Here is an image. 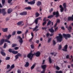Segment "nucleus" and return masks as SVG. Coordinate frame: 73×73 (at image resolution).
Wrapping results in <instances>:
<instances>
[{
    "label": "nucleus",
    "instance_id": "f257e3e1",
    "mask_svg": "<svg viewBox=\"0 0 73 73\" xmlns=\"http://www.w3.org/2000/svg\"><path fill=\"white\" fill-rule=\"evenodd\" d=\"M5 37H7V39L4 40V39H2L0 41V45H2L3 44V43L4 41L5 42H7L8 43H11V42L9 41L8 40L9 39V38L11 37V35H9L8 36L7 35H5Z\"/></svg>",
    "mask_w": 73,
    "mask_h": 73
},
{
    "label": "nucleus",
    "instance_id": "f03ea898",
    "mask_svg": "<svg viewBox=\"0 0 73 73\" xmlns=\"http://www.w3.org/2000/svg\"><path fill=\"white\" fill-rule=\"evenodd\" d=\"M56 38L58 41L61 42L62 41V35L61 34H59V36H57Z\"/></svg>",
    "mask_w": 73,
    "mask_h": 73
},
{
    "label": "nucleus",
    "instance_id": "7ed1b4c3",
    "mask_svg": "<svg viewBox=\"0 0 73 73\" xmlns=\"http://www.w3.org/2000/svg\"><path fill=\"white\" fill-rule=\"evenodd\" d=\"M35 55V54H32V52H31L29 54H28L27 57L28 58H30L31 60H32L33 56Z\"/></svg>",
    "mask_w": 73,
    "mask_h": 73
},
{
    "label": "nucleus",
    "instance_id": "20e7f679",
    "mask_svg": "<svg viewBox=\"0 0 73 73\" xmlns=\"http://www.w3.org/2000/svg\"><path fill=\"white\" fill-rule=\"evenodd\" d=\"M63 36L64 37H65L66 39H67L68 38L70 37V35L69 34H63Z\"/></svg>",
    "mask_w": 73,
    "mask_h": 73
},
{
    "label": "nucleus",
    "instance_id": "39448f33",
    "mask_svg": "<svg viewBox=\"0 0 73 73\" xmlns=\"http://www.w3.org/2000/svg\"><path fill=\"white\" fill-rule=\"evenodd\" d=\"M17 38L19 39V42L21 43V44L23 42V38L21 37V36H19L17 37Z\"/></svg>",
    "mask_w": 73,
    "mask_h": 73
},
{
    "label": "nucleus",
    "instance_id": "423d86ee",
    "mask_svg": "<svg viewBox=\"0 0 73 73\" xmlns=\"http://www.w3.org/2000/svg\"><path fill=\"white\" fill-rule=\"evenodd\" d=\"M53 15H56V17H58L59 16V13L58 11H57L56 12H54L53 13Z\"/></svg>",
    "mask_w": 73,
    "mask_h": 73
},
{
    "label": "nucleus",
    "instance_id": "0eeeda50",
    "mask_svg": "<svg viewBox=\"0 0 73 73\" xmlns=\"http://www.w3.org/2000/svg\"><path fill=\"white\" fill-rule=\"evenodd\" d=\"M33 1H29L27 2L28 4H30V5H33V4H35V1L36 0H33Z\"/></svg>",
    "mask_w": 73,
    "mask_h": 73
},
{
    "label": "nucleus",
    "instance_id": "6e6552de",
    "mask_svg": "<svg viewBox=\"0 0 73 73\" xmlns=\"http://www.w3.org/2000/svg\"><path fill=\"white\" fill-rule=\"evenodd\" d=\"M67 49H68V45L67 44L66 45L63 49H62L64 51H65V52H66L67 51Z\"/></svg>",
    "mask_w": 73,
    "mask_h": 73
},
{
    "label": "nucleus",
    "instance_id": "1a4fd4ad",
    "mask_svg": "<svg viewBox=\"0 0 73 73\" xmlns=\"http://www.w3.org/2000/svg\"><path fill=\"white\" fill-rule=\"evenodd\" d=\"M20 15L24 16L27 15V11H24L23 12L21 13H20Z\"/></svg>",
    "mask_w": 73,
    "mask_h": 73
},
{
    "label": "nucleus",
    "instance_id": "9d476101",
    "mask_svg": "<svg viewBox=\"0 0 73 73\" xmlns=\"http://www.w3.org/2000/svg\"><path fill=\"white\" fill-rule=\"evenodd\" d=\"M38 28V26L36 25L34 29H33V31H35V32H36V31H37L38 30V29H37Z\"/></svg>",
    "mask_w": 73,
    "mask_h": 73
},
{
    "label": "nucleus",
    "instance_id": "9b49d317",
    "mask_svg": "<svg viewBox=\"0 0 73 73\" xmlns=\"http://www.w3.org/2000/svg\"><path fill=\"white\" fill-rule=\"evenodd\" d=\"M68 20H71L73 21V15H72L71 17H69L68 18Z\"/></svg>",
    "mask_w": 73,
    "mask_h": 73
},
{
    "label": "nucleus",
    "instance_id": "f8f14e48",
    "mask_svg": "<svg viewBox=\"0 0 73 73\" xmlns=\"http://www.w3.org/2000/svg\"><path fill=\"white\" fill-rule=\"evenodd\" d=\"M40 52L38 51L36 52L35 54V56L36 57H39V56H40Z\"/></svg>",
    "mask_w": 73,
    "mask_h": 73
},
{
    "label": "nucleus",
    "instance_id": "ddd939ff",
    "mask_svg": "<svg viewBox=\"0 0 73 73\" xmlns=\"http://www.w3.org/2000/svg\"><path fill=\"white\" fill-rule=\"evenodd\" d=\"M49 31L51 32V33H54V30L53 29V27H52L51 29H49Z\"/></svg>",
    "mask_w": 73,
    "mask_h": 73
},
{
    "label": "nucleus",
    "instance_id": "4468645a",
    "mask_svg": "<svg viewBox=\"0 0 73 73\" xmlns=\"http://www.w3.org/2000/svg\"><path fill=\"white\" fill-rule=\"evenodd\" d=\"M41 67L43 70H45V69L46 68V65H43Z\"/></svg>",
    "mask_w": 73,
    "mask_h": 73
},
{
    "label": "nucleus",
    "instance_id": "2eb2a0df",
    "mask_svg": "<svg viewBox=\"0 0 73 73\" xmlns=\"http://www.w3.org/2000/svg\"><path fill=\"white\" fill-rule=\"evenodd\" d=\"M12 12V9L11 8L9 9L7 11L8 13H11Z\"/></svg>",
    "mask_w": 73,
    "mask_h": 73
},
{
    "label": "nucleus",
    "instance_id": "dca6fc26",
    "mask_svg": "<svg viewBox=\"0 0 73 73\" xmlns=\"http://www.w3.org/2000/svg\"><path fill=\"white\" fill-rule=\"evenodd\" d=\"M2 12L3 15H5V14L7 13L6 12H5V9H2Z\"/></svg>",
    "mask_w": 73,
    "mask_h": 73
},
{
    "label": "nucleus",
    "instance_id": "f3484780",
    "mask_svg": "<svg viewBox=\"0 0 73 73\" xmlns=\"http://www.w3.org/2000/svg\"><path fill=\"white\" fill-rule=\"evenodd\" d=\"M35 66H36V64H34L32 66L31 68V70H33V69L35 68Z\"/></svg>",
    "mask_w": 73,
    "mask_h": 73
},
{
    "label": "nucleus",
    "instance_id": "a211bd4d",
    "mask_svg": "<svg viewBox=\"0 0 73 73\" xmlns=\"http://www.w3.org/2000/svg\"><path fill=\"white\" fill-rule=\"evenodd\" d=\"M25 9H27V10H31V9H32L31 7L30 6H29L28 7H26L25 8Z\"/></svg>",
    "mask_w": 73,
    "mask_h": 73
},
{
    "label": "nucleus",
    "instance_id": "6ab92c4d",
    "mask_svg": "<svg viewBox=\"0 0 73 73\" xmlns=\"http://www.w3.org/2000/svg\"><path fill=\"white\" fill-rule=\"evenodd\" d=\"M2 31L4 32H7L8 31V28H6L5 29H3Z\"/></svg>",
    "mask_w": 73,
    "mask_h": 73
},
{
    "label": "nucleus",
    "instance_id": "aec40b11",
    "mask_svg": "<svg viewBox=\"0 0 73 73\" xmlns=\"http://www.w3.org/2000/svg\"><path fill=\"white\" fill-rule=\"evenodd\" d=\"M29 65V62H26V64H25V66L26 67H28Z\"/></svg>",
    "mask_w": 73,
    "mask_h": 73
},
{
    "label": "nucleus",
    "instance_id": "412c9836",
    "mask_svg": "<svg viewBox=\"0 0 73 73\" xmlns=\"http://www.w3.org/2000/svg\"><path fill=\"white\" fill-rule=\"evenodd\" d=\"M1 53L3 55V56H5V52H3V51H1Z\"/></svg>",
    "mask_w": 73,
    "mask_h": 73
},
{
    "label": "nucleus",
    "instance_id": "4be33fe9",
    "mask_svg": "<svg viewBox=\"0 0 73 73\" xmlns=\"http://www.w3.org/2000/svg\"><path fill=\"white\" fill-rule=\"evenodd\" d=\"M54 17V16L53 15H51L48 16L47 17V18L48 19H51L52 17Z\"/></svg>",
    "mask_w": 73,
    "mask_h": 73
},
{
    "label": "nucleus",
    "instance_id": "5701e85b",
    "mask_svg": "<svg viewBox=\"0 0 73 73\" xmlns=\"http://www.w3.org/2000/svg\"><path fill=\"white\" fill-rule=\"evenodd\" d=\"M23 21H19L17 23V24L18 25H21L23 24Z\"/></svg>",
    "mask_w": 73,
    "mask_h": 73
},
{
    "label": "nucleus",
    "instance_id": "b1692460",
    "mask_svg": "<svg viewBox=\"0 0 73 73\" xmlns=\"http://www.w3.org/2000/svg\"><path fill=\"white\" fill-rule=\"evenodd\" d=\"M51 54H52V55H54V56H56V54H57V53H55V52H52L50 53Z\"/></svg>",
    "mask_w": 73,
    "mask_h": 73
},
{
    "label": "nucleus",
    "instance_id": "393cba45",
    "mask_svg": "<svg viewBox=\"0 0 73 73\" xmlns=\"http://www.w3.org/2000/svg\"><path fill=\"white\" fill-rule=\"evenodd\" d=\"M63 6L64 8H65L66 7V3H63Z\"/></svg>",
    "mask_w": 73,
    "mask_h": 73
},
{
    "label": "nucleus",
    "instance_id": "a878e982",
    "mask_svg": "<svg viewBox=\"0 0 73 73\" xmlns=\"http://www.w3.org/2000/svg\"><path fill=\"white\" fill-rule=\"evenodd\" d=\"M36 17H38L40 16V14L36 12L35 13Z\"/></svg>",
    "mask_w": 73,
    "mask_h": 73
},
{
    "label": "nucleus",
    "instance_id": "bb28decb",
    "mask_svg": "<svg viewBox=\"0 0 73 73\" xmlns=\"http://www.w3.org/2000/svg\"><path fill=\"white\" fill-rule=\"evenodd\" d=\"M41 2H40L39 1H38V3L37 4V5H41Z\"/></svg>",
    "mask_w": 73,
    "mask_h": 73
},
{
    "label": "nucleus",
    "instance_id": "cd10ccee",
    "mask_svg": "<svg viewBox=\"0 0 73 73\" xmlns=\"http://www.w3.org/2000/svg\"><path fill=\"white\" fill-rule=\"evenodd\" d=\"M12 53H13V54H17L18 53V52L13 51L12 52Z\"/></svg>",
    "mask_w": 73,
    "mask_h": 73
},
{
    "label": "nucleus",
    "instance_id": "c85d7f7f",
    "mask_svg": "<svg viewBox=\"0 0 73 73\" xmlns=\"http://www.w3.org/2000/svg\"><path fill=\"white\" fill-rule=\"evenodd\" d=\"M49 61L50 63V64H51V63H52V59H51V58H50V57H49Z\"/></svg>",
    "mask_w": 73,
    "mask_h": 73
},
{
    "label": "nucleus",
    "instance_id": "c756f323",
    "mask_svg": "<svg viewBox=\"0 0 73 73\" xmlns=\"http://www.w3.org/2000/svg\"><path fill=\"white\" fill-rule=\"evenodd\" d=\"M14 68H15V64H13L11 66V68L12 69H13Z\"/></svg>",
    "mask_w": 73,
    "mask_h": 73
},
{
    "label": "nucleus",
    "instance_id": "7c9ffc66",
    "mask_svg": "<svg viewBox=\"0 0 73 73\" xmlns=\"http://www.w3.org/2000/svg\"><path fill=\"white\" fill-rule=\"evenodd\" d=\"M22 33V32L21 31H19L17 32V34H21V33Z\"/></svg>",
    "mask_w": 73,
    "mask_h": 73
},
{
    "label": "nucleus",
    "instance_id": "2f4dec72",
    "mask_svg": "<svg viewBox=\"0 0 73 73\" xmlns=\"http://www.w3.org/2000/svg\"><path fill=\"white\" fill-rule=\"evenodd\" d=\"M56 73H62V71H56Z\"/></svg>",
    "mask_w": 73,
    "mask_h": 73
},
{
    "label": "nucleus",
    "instance_id": "473e14b6",
    "mask_svg": "<svg viewBox=\"0 0 73 73\" xmlns=\"http://www.w3.org/2000/svg\"><path fill=\"white\" fill-rule=\"evenodd\" d=\"M2 4L3 5L5 3V0H2Z\"/></svg>",
    "mask_w": 73,
    "mask_h": 73
},
{
    "label": "nucleus",
    "instance_id": "72a5a7b5",
    "mask_svg": "<svg viewBox=\"0 0 73 73\" xmlns=\"http://www.w3.org/2000/svg\"><path fill=\"white\" fill-rule=\"evenodd\" d=\"M12 45V47H15V46H17V44H13Z\"/></svg>",
    "mask_w": 73,
    "mask_h": 73
},
{
    "label": "nucleus",
    "instance_id": "f704fd0d",
    "mask_svg": "<svg viewBox=\"0 0 73 73\" xmlns=\"http://www.w3.org/2000/svg\"><path fill=\"white\" fill-rule=\"evenodd\" d=\"M46 24V21H45V22L43 23L42 25L44 26V25H45Z\"/></svg>",
    "mask_w": 73,
    "mask_h": 73
},
{
    "label": "nucleus",
    "instance_id": "c9c22d12",
    "mask_svg": "<svg viewBox=\"0 0 73 73\" xmlns=\"http://www.w3.org/2000/svg\"><path fill=\"white\" fill-rule=\"evenodd\" d=\"M60 12H62L63 11H64V8L63 7L61 8V9H60Z\"/></svg>",
    "mask_w": 73,
    "mask_h": 73
},
{
    "label": "nucleus",
    "instance_id": "e433bc0d",
    "mask_svg": "<svg viewBox=\"0 0 73 73\" xmlns=\"http://www.w3.org/2000/svg\"><path fill=\"white\" fill-rule=\"evenodd\" d=\"M12 1V0H8V3L10 4Z\"/></svg>",
    "mask_w": 73,
    "mask_h": 73
},
{
    "label": "nucleus",
    "instance_id": "4c0bfd02",
    "mask_svg": "<svg viewBox=\"0 0 73 73\" xmlns=\"http://www.w3.org/2000/svg\"><path fill=\"white\" fill-rule=\"evenodd\" d=\"M35 22L36 24H37V23H38V20L37 19H35Z\"/></svg>",
    "mask_w": 73,
    "mask_h": 73
},
{
    "label": "nucleus",
    "instance_id": "58836bf2",
    "mask_svg": "<svg viewBox=\"0 0 73 73\" xmlns=\"http://www.w3.org/2000/svg\"><path fill=\"white\" fill-rule=\"evenodd\" d=\"M10 59V57H7L6 58V60H9Z\"/></svg>",
    "mask_w": 73,
    "mask_h": 73
},
{
    "label": "nucleus",
    "instance_id": "ea45409f",
    "mask_svg": "<svg viewBox=\"0 0 73 73\" xmlns=\"http://www.w3.org/2000/svg\"><path fill=\"white\" fill-rule=\"evenodd\" d=\"M50 23H51V21H49L47 23V25H49L50 24Z\"/></svg>",
    "mask_w": 73,
    "mask_h": 73
},
{
    "label": "nucleus",
    "instance_id": "a19ab883",
    "mask_svg": "<svg viewBox=\"0 0 73 73\" xmlns=\"http://www.w3.org/2000/svg\"><path fill=\"white\" fill-rule=\"evenodd\" d=\"M17 55L18 56V57H21V54H20L19 53H18L17 54Z\"/></svg>",
    "mask_w": 73,
    "mask_h": 73
},
{
    "label": "nucleus",
    "instance_id": "79ce46f5",
    "mask_svg": "<svg viewBox=\"0 0 73 73\" xmlns=\"http://www.w3.org/2000/svg\"><path fill=\"white\" fill-rule=\"evenodd\" d=\"M19 47H16L14 48L15 50H17V49H19Z\"/></svg>",
    "mask_w": 73,
    "mask_h": 73
},
{
    "label": "nucleus",
    "instance_id": "37998d69",
    "mask_svg": "<svg viewBox=\"0 0 73 73\" xmlns=\"http://www.w3.org/2000/svg\"><path fill=\"white\" fill-rule=\"evenodd\" d=\"M72 29V27L70 26H69L68 28V29L69 31H70V30H71Z\"/></svg>",
    "mask_w": 73,
    "mask_h": 73
},
{
    "label": "nucleus",
    "instance_id": "c03bdc74",
    "mask_svg": "<svg viewBox=\"0 0 73 73\" xmlns=\"http://www.w3.org/2000/svg\"><path fill=\"white\" fill-rule=\"evenodd\" d=\"M10 66L9 65V64L7 65V69H9V68H10Z\"/></svg>",
    "mask_w": 73,
    "mask_h": 73
},
{
    "label": "nucleus",
    "instance_id": "a18cd8bd",
    "mask_svg": "<svg viewBox=\"0 0 73 73\" xmlns=\"http://www.w3.org/2000/svg\"><path fill=\"white\" fill-rule=\"evenodd\" d=\"M21 70H18L17 71V73H21Z\"/></svg>",
    "mask_w": 73,
    "mask_h": 73
},
{
    "label": "nucleus",
    "instance_id": "49530a36",
    "mask_svg": "<svg viewBox=\"0 0 73 73\" xmlns=\"http://www.w3.org/2000/svg\"><path fill=\"white\" fill-rule=\"evenodd\" d=\"M50 35V34L49 33H48L46 34V36L47 37H49V35Z\"/></svg>",
    "mask_w": 73,
    "mask_h": 73
},
{
    "label": "nucleus",
    "instance_id": "de8ad7c7",
    "mask_svg": "<svg viewBox=\"0 0 73 73\" xmlns=\"http://www.w3.org/2000/svg\"><path fill=\"white\" fill-rule=\"evenodd\" d=\"M53 11V9L52 8L51 9H50V10L49 11L50 12V13H51V12H52Z\"/></svg>",
    "mask_w": 73,
    "mask_h": 73
},
{
    "label": "nucleus",
    "instance_id": "09e8293b",
    "mask_svg": "<svg viewBox=\"0 0 73 73\" xmlns=\"http://www.w3.org/2000/svg\"><path fill=\"white\" fill-rule=\"evenodd\" d=\"M61 48H62V47L61 46V45H60L59 46V48H58L60 50V49H61Z\"/></svg>",
    "mask_w": 73,
    "mask_h": 73
},
{
    "label": "nucleus",
    "instance_id": "8fccbe9b",
    "mask_svg": "<svg viewBox=\"0 0 73 73\" xmlns=\"http://www.w3.org/2000/svg\"><path fill=\"white\" fill-rule=\"evenodd\" d=\"M6 46H7V44L5 43L4 44V47H3L4 48H6Z\"/></svg>",
    "mask_w": 73,
    "mask_h": 73
},
{
    "label": "nucleus",
    "instance_id": "3c124183",
    "mask_svg": "<svg viewBox=\"0 0 73 73\" xmlns=\"http://www.w3.org/2000/svg\"><path fill=\"white\" fill-rule=\"evenodd\" d=\"M60 20L59 19H57V23H60Z\"/></svg>",
    "mask_w": 73,
    "mask_h": 73
},
{
    "label": "nucleus",
    "instance_id": "603ef678",
    "mask_svg": "<svg viewBox=\"0 0 73 73\" xmlns=\"http://www.w3.org/2000/svg\"><path fill=\"white\" fill-rule=\"evenodd\" d=\"M52 40V38H50L48 39V42H50V41H51V40Z\"/></svg>",
    "mask_w": 73,
    "mask_h": 73
},
{
    "label": "nucleus",
    "instance_id": "864d4df0",
    "mask_svg": "<svg viewBox=\"0 0 73 73\" xmlns=\"http://www.w3.org/2000/svg\"><path fill=\"white\" fill-rule=\"evenodd\" d=\"M31 47L32 49H33L34 48V45H32V44L31 45Z\"/></svg>",
    "mask_w": 73,
    "mask_h": 73
},
{
    "label": "nucleus",
    "instance_id": "5fc2aeb1",
    "mask_svg": "<svg viewBox=\"0 0 73 73\" xmlns=\"http://www.w3.org/2000/svg\"><path fill=\"white\" fill-rule=\"evenodd\" d=\"M47 29V28L46 27H42V29H43V30H44V29H45V30H46Z\"/></svg>",
    "mask_w": 73,
    "mask_h": 73
},
{
    "label": "nucleus",
    "instance_id": "6e6d98bb",
    "mask_svg": "<svg viewBox=\"0 0 73 73\" xmlns=\"http://www.w3.org/2000/svg\"><path fill=\"white\" fill-rule=\"evenodd\" d=\"M15 58H16L17 59V58H19V56L17 54L15 56Z\"/></svg>",
    "mask_w": 73,
    "mask_h": 73
},
{
    "label": "nucleus",
    "instance_id": "4d7b16f0",
    "mask_svg": "<svg viewBox=\"0 0 73 73\" xmlns=\"http://www.w3.org/2000/svg\"><path fill=\"white\" fill-rule=\"evenodd\" d=\"M45 70H43L42 71H41V73H45Z\"/></svg>",
    "mask_w": 73,
    "mask_h": 73
},
{
    "label": "nucleus",
    "instance_id": "13d9d810",
    "mask_svg": "<svg viewBox=\"0 0 73 73\" xmlns=\"http://www.w3.org/2000/svg\"><path fill=\"white\" fill-rule=\"evenodd\" d=\"M56 69L57 70H60V68L58 67V66H57L56 67Z\"/></svg>",
    "mask_w": 73,
    "mask_h": 73
},
{
    "label": "nucleus",
    "instance_id": "bf43d9fd",
    "mask_svg": "<svg viewBox=\"0 0 73 73\" xmlns=\"http://www.w3.org/2000/svg\"><path fill=\"white\" fill-rule=\"evenodd\" d=\"M15 34H16V32L15 31H14L13 32L12 34V35H15Z\"/></svg>",
    "mask_w": 73,
    "mask_h": 73
},
{
    "label": "nucleus",
    "instance_id": "052dcab7",
    "mask_svg": "<svg viewBox=\"0 0 73 73\" xmlns=\"http://www.w3.org/2000/svg\"><path fill=\"white\" fill-rule=\"evenodd\" d=\"M56 44V41H55L54 40L53 41V44L54 45H55V44Z\"/></svg>",
    "mask_w": 73,
    "mask_h": 73
},
{
    "label": "nucleus",
    "instance_id": "680f3d73",
    "mask_svg": "<svg viewBox=\"0 0 73 73\" xmlns=\"http://www.w3.org/2000/svg\"><path fill=\"white\" fill-rule=\"evenodd\" d=\"M41 17H39L38 18H37L36 19L38 20H40H40H41Z\"/></svg>",
    "mask_w": 73,
    "mask_h": 73
},
{
    "label": "nucleus",
    "instance_id": "e2e57ef3",
    "mask_svg": "<svg viewBox=\"0 0 73 73\" xmlns=\"http://www.w3.org/2000/svg\"><path fill=\"white\" fill-rule=\"evenodd\" d=\"M61 29H62L63 30H65V28H64V27H62L61 28Z\"/></svg>",
    "mask_w": 73,
    "mask_h": 73
},
{
    "label": "nucleus",
    "instance_id": "0e129e2a",
    "mask_svg": "<svg viewBox=\"0 0 73 73\" xmlns=\"http://www.w3.org/2000/svg\"><path fill=\"white\" fill-rule=\"evenodd\" d=\"M69 58V55L66 56V58Z\"/></svg>",
    "mask_w": 73,
    "mask_h": 73
},
{
    "label": "nucleus",
    "instance_id": "69168bd1",
    "mask_svg": "<svg viewBox=\"0 0 73 73\" xmlns=\"http://www.w3.org/2000/svg\"><path fill=\"white\" fill-rule=\"evenodd\" d=\"M36 42L37 44H38V43H39V40H37L36 41Z\"/></svg>",
    "mask_w": 73,
    "mask_h": 73
},
{
    "label": "nucleus",
    "instance_id": "338daca9",
    "mask_svg": "<svg viewBox=\"0 0 73 73\" xmlns=\"http://www.w3.org/2000/svg\"><path fill=\"white\" fill-rule=\"evenodd\" d=\"M57 29H58V27H57L55 29V32L57 31Z\"/></svg>",
    "mask_w": 73,
    "mask_h": 73
},
{
    "label": "nucleus",
    "instance_id": "774afa93",
    "mask_svg": "<svg viewBox=\"0 0 73 73\" xmlns=\"http://www.w3.org/2000/svg\"><path fill=\"white\" fill-rule=\"evenodd\" d=\"M9 52H10V53L11 52H12V49H9Z\"/></svg>",
    "mask_w": 73,
    "mask_h": 73
}]
</instances>
